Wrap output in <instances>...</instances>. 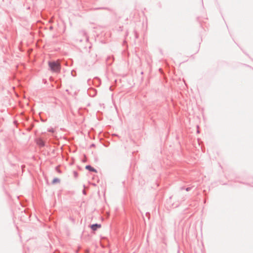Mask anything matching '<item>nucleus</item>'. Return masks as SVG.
Returning <instances> with one entry per match:
<instances>
[{
	"mask_svg": "<svg viewBox=\"0 0 253 253\" xmlns=\"http://www.w3.org/2000/svg\"><path fill=\"white\" fill-rule=\"evenodd\" d=\"M50 69L55 72L58 73L60 70V63L58 61L49 62L48 63Z\"/></svg>",
	"mask_w": 253,
	"mask_h": 253,
	"instance_id": "1",
	"label": "nucleus"
},
{
	"mask_svg": "<svg viewBox=\"0 0 253 253\" xmlns=\"http://www.w3.org/2000/svg\"><path fill=\"white\" fill-rule=\"evenodd\" d=\"M100 227H101V225L97 224H93L91 226V228L94 231L96 230L97 228H100Z\"/></svg>",
	"mask_w": 253,
	"mask_h": 253,
	"instance_id": "2",
	"label": "nucleus"
},
{
	"mask_svg": "<svg viewBox=\"0 0 253 253\" xmlns=\"http://www.w3.org/2000/svg\"><path fill=\"white\" fill-rule=\"evenodd\" d=\"M85 168H86V169H88V170H89L90 171H94V172H96V169H95L91 167L90 166H86L85 167Z\"/></svg>",
	"mask_w": 253,
	"mask_h": 253,
	"instance_id": "3",
	"label": "nucleus"
},
{
	"mask_svg": "<svg viewBox=\"0 0 253 253\" xmlns=\"http://www.w3.org/2000/svg\"><path fill=\"white\" fill-rule=\"evenodd\" d=\"M60 182V179H58V178H55L53 180H52V184H55V183H59Z\"/></svg>",
	"mask_w": 253,
	"mask_h": 253,
	"instance_id": "4",
	"label": "nucleus"
},
{
	"mask_svg": "<svg viewBox=\"0 0 253 253\" xmlns=\"http://www.w3.org/2000/svg\"><path fill=\"white\" fill-rule=\"evenodd\" d=\"M41 145H43V144L42 142H41Z\"/></svg>",
	"mask_w": 253,
	"mask_h": 253,
	"instance_id": "5",
	"label": "nucleus"
}]
</instances>
